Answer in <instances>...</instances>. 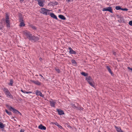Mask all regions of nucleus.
I'll return each instance as SVG.
<instances>
[{
  "label": "nucleus",
  "instance_id": "f257e3e1",
  "mask_svg": "<svg viewBox=\"0 0 132 132\" xmlns=\"http://www.w3.org/2000/svg\"><path fill=\"white\" fill-rule=\"evenodd\" d=\"M23 34L25 35L29 40H38L39 38L37 37L32 36L31 34L26 30L23 31Z\"/></svg>",
  "mask_w": 132,
  "mask_h": 132
},
{
  "label": "nucleus",
  "instance_id": "f03ea898",
  "mask_svg": "<svg viewBox=\"0 0 132 132\" xmlns=\"http://www.w3.org/2000/svg\"><path fill=\"white\" fill-rule=\"evenodd\" d=\"M86 80L89 84L92 87L95 88V83L92 78L89 76L86 77Z\"/></svg>",
  "mask_w": 132,
  "mask_h": 132
},
{
  "label": "nucleus",
  "instance_id": "7ed1b4c3",
  "mask_svg": "<svg viewBox=\"0 0 132 132\" xmlns=\"http://www.w3.org/2000/svg\"><path fill=\"white\" fill-rule=\"evenodd\" d=\"M50 10L46 9L45 8H42L40 9V12L45 15H48L50 14Z\"/></svg>",
  "mask_w": 132,
  "mask_h": 132
},
{
  "label": "nucleus",
  "instance_id": "20e7f679",
  "mask_svg": "<svg viewBox=\"0 0 132 132\" xmlns=\"http://www.w3.org/2000/svg\"><path fill=\"white\" fill-rule=\"evenodd\" d=\"M4 91L7 97L9 98L13 99V97L11 94L10 93L8 90L7 89H4Z\"/></svg>",
  "mask_w": 132,
  "mask_h": 132
},
{
  "label": "nucleus",
  "instance_id": "39448f33",
  "mask_svg": "<svg viewBox=\"0 0 132 132\" xmlns=\"http://www.w3.org/2000/svg\"><path fill=\"white\" fill-rule=\"evenodd\" d=\"M9 109L10 110H12L13 112L16 114H19L20 115H22L21 114L18 110L13 108L12 107H9Z\"/></svg>",
  "mask_w": 132,
  "mask_h": 132
},
{
  "label": "nucleus",
  "instance_id": "423d86ee",
  "mask_svg": "<svg viewBox=\"0 0 132 132\" xmlns=\"http://www.w3.org/2000/svg\"><path fill=\"white\" fill-rule=\"evenodd\" d=\"M102 11H108L112 13H113L112 9V7L110 6L106 8H103L102 10Z\"/></svg>",
  "mask_w": 132,
  "mask_h": 132
},
{
  "label": "nucleus",
  "instance_id": "0eeeda50",
  "mask_svg": "<svg viewBox=\"0 0 132 132\" xmlns=\"http://www.w3.org/2000/svg\"><path fill=\"white\" fill-rule=\"evenodd\" d=\"M38 4L41 7H43L45 2L44 0H38Z\"/></svg>",
  "mask_w": 132,
  "mask_h": 132
},
{
  "label": "nucleus",
  "instance_id": "6e6552de",
  "mask_svg": "<svg viewBox=\"0 0 132 132\" xmlns=\"http://www.w3.org/2000/svg\"><path fill=\"white\" fill-rule=\"evenodd\" d=\"M36 94L37 95L40 96L42 97H44V95L42 94L40 91L38 90H36Z\"/></svg>",
  "mask_w": 132,
  "mask_h": 132
},
{
  "label": "nucleus",
  "instance_id": "1a4fd4ad",
  "mask_svg": "<svg viewBox=\"0 0 132 132\" xmlns=\"http://www.w3.org/2000/svg\"><path fill=\"white\" fill-rule=\"evenodd\" d=\"M69 53L70 54H76V52L74 51L71 47H69Z\"/></svg>",
  "mask_w": 132,
  "mask_h": 132
},
{
  "label": "nucleus",
  "instance_id": "9d476101",
  "mask_svg": "<svg viewBox=\"0 0 132 132\" xmlns=\"http://www.w3.org/2000/svg\"><path fill=\"white\" fill-rule=\"evenodd\" d=\"M20 22H21L20 24V27H22L24 26H25V24L23 22V19H20Z\"/></svg>",
  "mask_w": 132,
  "mask_h": 132
},
{
  "label": "nucleus",
  "instance_id": "9b49d317",
  "mask_svg": "<svg viewBox=\"0 0 132 132\" xmlns=\"http://www.w3.org/2000/svg\"><path fill=\"white\" fill-rule=\"evenodd\" d=\"M38 128L41 130H45L46 129V127L45 126H43L42 124H40L38 126Z\"/></svg>",
  "mask_w": 132,
  "mask_h": 132
},
{
  "label": "nucleus",
  "instance_id": "f8f14e48",
  "mask_svg": "<svg viewBox=\"0 0 132 132\" xmlns=\"http://www.w3.org/2000/svg\"><path fill=\"white\" fill-rule=\"evenodd\" d=\"M57 111L58 112V114L60 115H63L64 114V113L63 111L62 110L57 109Z\"/></svg>",
  "mask_w": 132,
  "mask_h": 132
},
{
  "label": "nucleus",
  "instance_id": "ddd939ff",
  "mask_svg": "<svg viewBox=\"0 0 132 132\" xmlns=\"http://www.w3.org/2000/svg\"><path fill=\"white\" fill-rule=\"evenodd\" d=\"M31 82H33V83H34L35 84L37 85H40L41 84L40 82H39L38 81H34L31 80Z\"/></svg>",
  "mask_w": 132,
  "mask_h": 132
},
{
  "label": "nucleus",
  "instance_id": "4468645a",
  "mask_svg": "<svg viewBox=\"0 0 132 132\" xmlns=\"http://www.w3.org/2000/svg\"><path fill=\"white\" fill-rule=\"evenodd\" d=\"M50 15L51 17L56 20L57 19V18L56 16L55 15L54 13H51L50 14Z\"/></svg>",
  "mask_w": 132,
  "mask_h": 132
},
{
  "label": "nucleus",
  "instance_id": "2eb2a0df",
  "mask_svg": "<svg viewBox=\"0 0 132 132\" xmlns=\"http://www.w3.org/2000/svg\"><path fill=\"white\" fill-rule=\"evenodd\" d=\"M106 67L108 70V71L111 74V75L112 76H113L114 75V74L112 72L110 68V67L108 66H107Z\"/></svg>",
  "mask_w": 132,
  "mask_h": 132
},
{
  "label": "nucleus",
  "instance_id": "dca6fc26",
  "mask_svg": "<svg viewBox=\"0 0 132 132\" xmlns=\"http://www.w3.org/2000/svg\"><path fill=\"white\" fill-rule=\"evenodd\" d=\"M115 128L117 132H123L120 128H118L117 127H115Z\"/></svg>",
  "mask_w": 132,
  "mask_h": 132
},
{
  "label": "nucleus",
  "instance_id": "f3484780",
  "mask_svg": "<svg viewBox=\"0 0 132 132\" xmlns=\"http://www.w3.org/2000/svg\"><path fill=\"white\" fill-rule=\"evenodd\" d=\"M6 23L7 26L8 27H10V21L9 20H6Z\"/></svg>",
  "mask_w": 132,
  "mask_h": 132
},
{
  "label": "nucleus",
  "instance_id": "a211bd4d",
  "mask_svg": "<svg viewBox=\"0 0 132 132\" xmlns=\"http://www.w3.org/2000/svg\"><path fill=\"white\" fill-rule=\"evenodd\" d=\"M57 2H51L49 3V4L52 5V6H54L55 5L57 4Z\"/></svg>",
  "mask_w": 132,
  "mask_h": 132
},
{
  "label": "nucleus",
  "instance_id": "6ab92c4d",
  "mask_svg": "<svg viewBox=\"0 0 132 132\" xmlns=\"http://www.w3.org/2000/svg\"><path fill=\"white\" fill-rule=\"evenodd\" d=\"M59 17L61 19L65 20L66 19V18L63 15H59Z\"/></svg>",
  "mask_w": 132,
  "mask_h": 132
},
{
  "label": "nucleus",
  "instance_id": "aec40b11",
  "mask_svg": "<svg viewBox=\"0 0 132 132\" xmlns=\"http://www.w3.org/2000/svg\"><path fill=\"white\" fill-rule=\"evenodd\" d=\"M71 62L73 65L75 66H77V63L74 60H71Z\"/></svg>",
  "mask_w": 132,
  "mask_h": 132
},
{
  "label": "nucleus",
  "instance_id": "412c9836",
  "mask_svg": "<svg viewBox=\"0 0 132 132\" xmlns=\"http://www.w3.org/2000/svg\"><path fill=\"white\" fill-rule=\"evenodd\" d=\"M81 74L82 75L85 76H87L88 75V74L87 73H86L84 72H82L81 73Z\"/></svg>",
  "mask_w": 132,
  "mask_h": 132
},
{
  "label": "nucleus",
  "instance_id": "4be33fe9",
  "mask_svg": "<svg viewBox=\"0 0 132 132\" xmlns=\"http://www.w3.org/2000/svg\"><path fill=\"white\" fill-rule=\"evenodd\" d=\"M5 126V125L2 123L0 122V128H3Z\"/></svg>",
  "mask_w": 132,
  "mask_h": 132
},
{
  "label": "nucleus",
  "instance_id": "5701e85b",
  "mask_svg": "<svg viewBox=\"0 0 132 132\" xmlns=\"http://www.w3.org/2000/svg\"><path fill=\"white\" fill-rule=\"evenodd\" d=\"M55 104V102H50V104L51 106L54 107Z\"/></svg>",
  "mask_w": 132,
  "mask_h": 132
},
{
  "label": "nucleus",
  "instance_id": "b1692460",
  "mask_svg": "<svg viewBox=\"0 0 132 132\" xmlns=\"http://www.w3.org/2000/svg\"><path fill=\"white\" fill-rule=\"evenodd\" d=\"M116 9L117 10H121V9H122V8L120 6H116Z\"/></svg>",
  "mask_w": 132,
  "mask_h": 132
},
{
  "label": "nucleus",
  "instance_id": "393cba45",
  "mask_svg": "<svg viewBox=\"0 0 132 132\" xmlns=\"http://www.w3.org/2000/svg\"><path fill=\"white\" fill-rule=\"evenodd\" d=\"M9 16L7 13L6 14V20H9Z\"/></svg>",
  "mask_w": 132,
  "mask_h": 132
},
{
  "label": "nucleus",
  "instance_id": "a878e982",
  "mask_svg": "<svg viewBox=\"0 0 132 132\" xmlns=\"http://www.w3.org/2000/svg\"><path fill=\"white\" fill-rule=\"evenodd\" d=\"M6 112V113L9 115H11V113L10 112H9L7 110H5Z\"/></svg>",
  "mask_w": 132,
  "mask_h": 132
},
{
  "label": "nucleus",
  "instance_id": "bb28decb",
  "mask_svg": "<svg viewBox=\"0 0 132 132\" xmlns=\"http://www.w3.org/2000/svg\"><path fill=\"white\" fill-rule=\"evenodd\" d=\"M72 106L74 109H76L77 108V107L74 104H72Z\"/></svg>",
  "mask_w": 132,
  "mask_h": 132
},
{
  "label": "nucleus",
  "instance_id": "cd10ccee",
  "mask_svg": "<svg viewBox=\"0 0 132 132\" xmlns=\"http://www.w3.org/2000/svg\"><path fill=\"white\" fill-rule=\"evenodd\" d=\"M13 83V81L12 80H11L10 81V82L9 84V85H10L11 86H12Z\"/></svg>",
  "mask_w": 132,
  "mask_h": 132
},
{
  "label": "nucleus",
  "instance_id": "c85d7f7f",
  "mask_svg": "<svg viewBox=\"0 0 132 132\" xmlns=\"http://www.w3.org/2000/svg\"><path fill=\"white\" fill-rule=\"evenodd\" d=\"M55 70L58 73H59L60 72V70L58 69L55 68Z\"/></svg>",
  "mask_w": 132,
  "mask_h": 132
},
{
  "label": "nucleus",
  "instance_id": "c756f323",
  "mask_svg": "<svg viewBox=\"0 0 132 132\" xmlns=\"http://www.w3.org/2000/svg\"><path fill=\"white\" fill-rule=\"evenodd\" d=\"M129 24L131 26H132V21H130L129 22Z\"/></svg>",
  "mask_w": 132,
  "mask_h": 132
},
{
  "label": "nucleus",
  "instance_id": "7c9ffc66",
  "mask_svg": "<svg viewBox=\"0 0 132 132\" xmlns=\"http://www.w3.org/2000/svg\"><path fill=\"white\" fill-rule=\"evenodd\" d=\"M121 10L123 11H127L128 10V9L127 8H125L124 9L122 8Z\"/></svg>",
  "mask_w": 132,
  "mask_h": 132
},
{
  "label": "nucleus",
  "instance_id": "2f4dec72",
  "mask_svg": "<svg viewBox=\"0 0 132 132\" xmlns=\"http://www.w3.org/2000/svg\"><path fill=\"white\" fill-rule=\"evenodd\" d=\"M21 92H22V93H24V94H27V92H26L25 91H24L22 89H21Z\"/></svg>",
  "mask_w": 132,
  "mask_h": 132
},
{
  "label": "nucleus",
  "instance_id": "473e14b6",
  "mask_svg": "<svg viewBox=\"0 0 132 132\" xmlns=\"http://www.w3.org/2000/svg\"><path fill=\"white\" fill-rule=\"evenodd\" d=\"M57 126L59 128H60V129H63V127L59 124V125Z\"/></svg>",
  "mask_w": 132,
  "mask_h": 132
},
{
  "label": "nucleus",
  "instance_id": "72a5a7b5",
  "mask_svg": "<svg viewBox=\"0 0 132 132\" xmlns=\"http://www.w3.org/2000/svg\"><path fill=\"white\" fill-rule=\"evenodd\" d=\"M32 28L36 30V27L34 26H32L31 27Z\"/></svg>",
  "mask_w": 132,
  "mask_h": 132
},
{
  "label": "nucleus",
  "instance_id": "f704fd0d",
  "mask_svg": "<svg viewBox=\"0 0 132 132\" xmlns=\"http://www.w3.org/2000/svg\"><path fill=\"white\" fill-rule=\"evenodd\" d=\"M128 68L129 69V70H131L132 71V68H130L129 67H128Z\"/></svg>",
  "mask_w": 132,
  "mask_h": 132
},
{
  "label": "nucleus",
  "instance_id": "c9c22d12",
  "mask_svg": "<svg viewBox=\"0 0 132 132\" xmlns=\"http://www.w3.org/2000/svg\"><path fill=\"white\" fill-rule=\"evenodd\" d=\"M24 130L21 129L20 130V132H24Z\"/></svg>",
  "mask_w": 132,
  "mask_h": 132
},
{
  "label": "nucleus",
  "instance_id": "e433bc0d",
  "mask_svg": "<svg viewBox=\"0 0 132 132\" xmlns=\"http://www.w3.org/2000/svg\"><path fill=\"white\" fill-rule=\"evenodd\" d=\"M59 123H58L57 122H55V124L57 126H58L59 125Z\"/></svg>",
  "mask_w": 132,
  "mask_h": 132
},
{
  "label": "nucleus",
  "instance_id": "4c0bfd02",
  "mask_svg": "<svg viewBox=\"0 0 132 132\" xmlns=\"http://www.w3.org/2000/svg\"><path fill=\"white\" fill-rule=\"evenodd\" d=\"M31 93H32V92H27V94H30Z\"/></svg>",
  "mask_w": 132,
  "mask_h": 132
},
{
  "label": "nucleus",
  "instance_id": "58836bf2",
  "mask_svg": "<svg viewBox=\"0 0 132 132\" xmlns=\"http://www.w3.org/2000/svg\"><path fill=\"white\" fill-rule=\"evenodd\" d=\"M73 0H67L68 2L72 1Z\"/></svg>",
  "mask_w": 132,
  "mask_h": 132
},
{
  "label": "nucleus",
  "instance_id": "ea45409f",
  "mask_svg": "<svg viewBox=\"0 0 132 132\" xmlns=\"http://www.w3.org/2000/svg\"><path fill=\"white\" fill-rule=\"evenodd\" d=\"M24 1V0H20V2L22 3Z\"/></svg>",
  "mask_w": 132,
  "mask_h": 132
},
{
  "label": "nucleus",
  "instance_id": "a19ab883",
  "mask_svg": "<svg viewBox=\"0 0 132 132\" xmlns=\"http://www.w3.org/2000/svg\"><path fill=\"white\" fill-rule=\"evenodd\" d=\"M39 76H40L43 79H44V78L43 77V76L41 75L40 74L39 75Z\"/></svg>",
  "mask_w": 132,
  "mask_h": 132
},
{
  "label": "nucleus",
  "instance_id": "79ce46f5",
  "mask_svg": "<svg viewBox=\"0 0 132 132\" xmlns=\"http://www.w3.org/2000/svg\"><path fill=\"white\" fill-rule=\"evenodd\" d=\"M6 106L9 109V107H10V106H8V105H6Z\"/></svg>",
  "mask_w": 132,
  "mask_h": 132
},
{
  "label": "nucleus",
  "instance_id": "37998d69",
  "mask_svg": "<svg viewBox=\"0 0 132 132\" xmlns=\"http://www.w3.org/2000/svg\"><path fill=\"white\" fill-rule=\"evenodd\" d=\"M39 60H40V61H42V58H39Z\"/></svg>",
  "mask_w": 132,
  "mask_h": 132
},
{
  "label": "nucleus",
  "instance_id": "c03bdc74",
  "mask_svg": "<svg viewBox=\"0 0 132 132\" xmlns=\"http://www.w3.org/2000/svg\"><path fill=\"white\" fill-rule=\"evenodd\" d=\"M51 123H52V124H55V122H51Z\"/></svg>",
  "mask_w": 132,
  "mask_h": 132
},
{
  "label": "nucleus",
  "instance_id": "a18cd8bd",
  "mask_svg": "<svg viewBox=\"0 0 132 132\" xmlns=\"http://www.w3.org/2000/svg\"><path fill=\"white\" fill-rule=\"evenodd\" d=\"M51 123H52V124H55V122H51Z\"/></svg>",
  "mask_w": 132,
  "mask_h": 132
},
{
  "label": "nucleus",
  "instance_id": "49530a36",
  "mask_svg": "<svg viewBox=\"0 0 132 132\" xmlns=\"http://www.w3.org/2000/svg\"><path fill=\"white\" fill-rule=\"evenodd\" d=\"M3 28V27L2 26V27H0V29H2V28Z\"/></svg>",
  "mask_w": 132,
  "mask_h": 132
},
{
  "label": "nucleus",
  "instance_id": "de8ad7c7",
  "mask_svg": "<svg viewBox=\"0 0 132 132\" xmlns=\"http://www.w3.org/2000/svg\"><path fill=\"white\" fill-rule=\"evenodd\" d=\"M113 54L114 55H116V53H114Z\"/></svg>",
  "mask_w": 132,
  "mask_h": 132
},
{
  "label": "nucleus",
  "instance_id": "09e8293b",
  "mask_svg": "<svg viewBox=\"0 0 132 132\" xmlns=\"http://www.w3.org/2000/svg\"><path fill=\"white\" fill-rule=\"evenodd\" d=\"M98 132H101L100 131H98Z\"/></svg>",
  "mask_w": 132,
  "mask_h": 132
}]
</instances>
